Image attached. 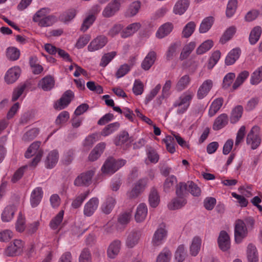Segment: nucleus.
<instances>
[{"label":"nucleus","instance_id":"nucleus-49","mask_svg":"<svg viewBox=\"0 0 262 262\" xmlns=\"http://www.w3.org/2000/svg\"><path fill=\"white\" fill-rule=\"evenodd\" d=\"M196 46V43L194 41H191L186 45L183 48L180 55V59L183 60L186 58Z\"/></svg>","mask_w":262,"mask_h":262},{"label":"nucleus","instance_id":"nucleus-43","mask_svg":"<svg viewBox=\"0 0 262 262\" xmlns=\"http://www.w3.org/2000/svg\"><path fill=\"white\" fill-rule=\"evenodd\" d=\"M190 81V77L188 75H185L181 77L178 81L176 89L178 91H181L186 89L189 85Z\"/></svg>","mask_w":262,"mask_h":262},{"label":"nucleus","instance_id":"nucleus-58","mask_svg":"<svg viewBox=\"0 0 262 262\" xmlns=\"http://www.w3.org/2000/svg\"><path fill=\"white\" fill-rule=\"evenodd\" d=\"M195 28V24L193 21L187 23L184 27L182 31V36L184 37L188 38L193 33Z\"/></svg>","mask_w":262,"mask_h":262},{"label":"nucleus","instance_id":"nucleus-28","mask_svg":"<svg viewBox=\"0 0 262 262\" xmlns=\"http://www.w3.org/2000/svg\"><path fill=\"white\" fill-rule=\"evenodd\" d=\"M202 246V239L199 236H194L189 247L190 254L192 256H196L199 253Z\"/></svg>","mask_w":262,"mask_h":262},{"label":"nucleus","instance_id":"nucleus-25","mask_svg":"<svg viewBox=\"0 0 262 262\" xmlns=\"http://www.w3.org/2000/svg\"><path fill=\"white\" fill-rule=\"evenodd\" d=\"M98 200L97 198H92L88 202L84 208V214L87 216H91L97 208Z\"/></svg>","mask_w":262,"mask_h":262},{"label":"nucleus","instance_id":"nucleus-56","mask_svg":"<svg viewBox=\"0 0 262 262\" xmlns=\"http://www.w3.org/2000/svg\"><path fill=\"white\" fill-rule=\"evenodd\" d=\"M129 135L127 132L124 131L120 134L118 138L115 141L117 146H123L124 144L127 145L129 143Z\"/></svg>","mask_w":262,"mask_h":262},{"label":"nucleus","instance_id":"nucleus-37","mask_svg":"<svg viewBox=\"0 0 262 262\" xmlns=\"http://www.w3.org/2000/svg\"><path fill=\"white\" fill-rule=\"evenodd\" d=\"M141 3L139 1L132 3L126 12V15L128 17H133L136 15L141 8Z\"/></svg>","mask_w":262,"mask_h":262},{"label":"nucleus","instance_id":"nucleus-29","mask_svg":"<svg viewBox=\"0 0 262 262\" xmlns=\"http://www.w3.org/2000/svg\"><path fill=\"white\" fill-rule=\"evenodd\" d=\"M141 25L139 23H134L127 26L121 33V37L127 38L133 35L141 27Z\"/></svg>","mask_w":262,"mask_h":262},{"label":"nucleus","instance_id":"nucleus-14","mask_svg":"<svg viewBox=\"0 0 262 262\" xmlns=\"http://www.w3.org/2000/svg\"><path fill=\"white\" fill-rule=\"evenodd\" d=\"M73 97V93L72 91H68L66 92L60 99L55 104V108L59 110L64 108L70 103Z\"/></svg>","mask_w":262,"mask_h":262},{"label":"nucleus","instance_id":"nucleus-45","mask_svg":"<svg viewBox=\"0 0 262 262\" xmlns=\"http://www.w3.org/2000/svg\"><path fill=\"white\" fill-rule=\"evenodd\" d=\"M96 16H94L93 14H88L81 25L80 28L81 31L83 32L86 31L93 25L96 20Z\"/></svg>","mask_w":262,"mask_h":262},{"label":"nucleus","instance_id":"nucleus-60","mask_svg":"<svg viewBox=\"0 0 262 262\" xmlns=\"http://www.w3.org/2000/svg\"><path fill=\"white\" fill-rule=\"evenodd\" d=\"M249 73L246 71H244L238 75L235 81L233 83V89L234 90L236 89L239 86H240L244 81L249 76Z\"/></svg>","mask_w":262,"mask_h":262},{"label":"nucleus","instance_id":"nucleus-15","mask_svg":"<svg viewBox=\"0 0 262 262\" xmlns=\"http://www.w3.org/2000/svg\"><path fill=\"white\" fill-rule=\"evenodd\" d=\"M21 73L19 67L15 66L9 69L5 76V80L8 84L14 82L18 78Z\"/></svg>","mask_w":262,"mask_h":262},{"label":"nucleus","instance_id":"nucleus-20","mask_svg":"<svg viewBox=\"0 0 262 262\" xmlns=\"http://www.w3.org/2000/svg\"><path fill=\"white\" fill-rule=\"evenodd\" d=\"M120 3L113 0L104 8L102 12V15L106 17H110L114 15L120 9Z\"/></svg>","mask_w":262,"mask_h":262},{"label":"nucleus","instance_id":"nucleus-9","mask_svg":"<svg viewBox=\"0 0 262 262\" xmlns=\"http://www.w3.org/2000/svg\"><path fill=\"white\" fill-rule=\"evenodd\" d=\"M148 182L147 178L139 179L133 185L131 190L128 192L129 196H138L144 191Z\"/></svg>","mask_w":262,"mask_h":262},{"label":"nucleus","instance_id":"nucleus-26","mask_svg":"<svg viewBox=\"0 0 262 262\" xmlns=\"http://www.w3.org/2000/svg\"><path fill=\"white\" fill-rule=\"evenodd\" d=\"M228 121V115L226 114H222L214 120L212 128L215 130H220L226 126Z\"/></svg>","mask_w":262,"mask_h":262},{"label":"nucleus","instance_id":"nucleus-18","mask_svg":"<svg viewBox=\"0 0 262 262\" xmlns=\"http://www.w3.org/2000/svg\"><path fill=\"white\" fill-rule=\"evenodd\" d=\"M55 80L51 76H46L42 78L38 82V86L44 91H49L51 90L54 86Z\"/></svg>","mask_w":262,"mask_h":262},{"label":"nucleus","instance_id":"nucleus-62","mask_svg":"<svg viewBox=\"0 0 262 262\" xmlns=\"http://www.w3.org/2000/svg\"><path fill=\"white\" fill-rule=\"evenodd\" d=\"M187 185L188 186V192H189L193 196H198L200 195L201 189L194 182L188 181Z\"/></svg>","mask_w":262,"mask_h":262},{"label":"nucleus","instance_id":"nucleus-8","mask_svg":"<svg viewBox=\"0 0 262 262\" xmlns=\"http://www.w3.org/2000/svg\"><path fill=\"white\" fill-rule=\"evenodd\" d=\"M246 142L252 149H255L259 146L261 139L259 136V128L258 126H255L251 128L247 135Z\"/></svg>","mask_w":262,"mask_h":262},{"label":"nucleus","instance_id":"nucleus-44","mask_svg":"<svg viewBox=\"0 0 262 262\" xmlns=\"http://www.w3.org/2000/svg\"><path fill=\"white\" fill-rule=\"evenodd\" d=\"M115 204L116 201L114 198H107L102 205V211L105 214H109L112 211Z\"/></svg>","mask_w":262,"mask_h":262},{"label":"nucleus","instance_id":"nucleus-16","mask_svg":"<svg viewBox=\"0 0 262 262\" xmlns=\"http://www.w3.org/2000/svg\"><path fill=\"white\" fill-rule=\"evenodd\" d=\"M213 86V81L210 79L205 80L199 87L197 97L199 99H202L207 96Z\"/></svg>","mask_w":262,"mask_h":262},{"label":"nucleus","instance_id":"nucleus-40","mask_svg":"<svg viewBox=\"0 0 262 262\" xmlns=\"http://www.w3.org/2000/svg\"><path fill=\"white\" fill-rule=\"evenodd\" d=\"M171 255V252L168 249L164 248L158 255L156 262H170Z\"/></svg>","mask_w":262,"mask_h":262},{"label":"nucleus","instance_id":"nucleus-1","mask_svg":"<svg viewBox=\"0 0 262 262\" xmlns=\"http://www.w3.org/2000/svg\"><path fill=\"white\" fill-rule=\"evenodd\" d=\"M254 225V221L252 217L246 218L244 220H238L234 226V238L236 243H241L252 230Z\"/></svg>","mask_w":262,"mask_h":262},{"label":"nucleus","instance_id":"nucleus-10","mask_svg":"<svg viewBox=\"0 0 262 262\" xmlns=\"http://www.w3.org/2000/svg\"><path fill=\"white\" fill-rule=\"evenodd\" d=\"M24 243L20 239H15L5 251V254L8 256H14L19 254L23 251Z\"/></svg>","mask_w":262,"mask_h":262},{"label":"nucleus","instance_id":"nucleus-48","mask_svg":"<svg viewBox=\"0 0 262 262\" xmlns=\"http://www.w3.org/2000/svg\"><path fill=\"white\" fill-rule=\"evenodd\" d=\"M261 33L259 27H256L251 31L249 36V41L251 45H254L258 40Z\"/></svg>","mask_w":262,"mask_h":262},{"label":"nucleus","instance_id":"nucleus-57","mask_svg":"<svg viewBox=\"0 0 262 262\" xmlns=\"http://www.w3.org/2000/svg\"><path fill=\"white\" fill-rule=\"evenodd\" d=\"M6 54L10 60H16L19 57L20 52L16 48L10 47L7 48Z\"/></svg>","mask_w":262,"mask_h":262},{"label":"nucleus","instance_id":"nucleus-24","mask_svg":"<svg viewBox=\"0 0 262 262\" xmlns=\"http://www.w3.org/2000/svg\"><path fill=\"white\" fill-rule=\"evenodd\" d=\"M147 208L146 205L144 203L140 204L137 208L135 214L136 221L138 223L144 221L147 216Z\"/></svg>","mask_w":262,"mask_h":262},{"label":"nucleus","instance_id":"nucleus-63","mask_svg":"<svg viewBox=\"0 0 262 262\" xmlns=\"http://www.w3.org/2000/svg\"><path fill=\"white\" fill-rule=\"evenodd\" d=\"M144 91L143 83L139 79H136L134 82L133 92L136 95H141Z\"/></svg>","mask_w":262,"mask_h":262},{"label":"nucleus","instance_id":"nucleus-39","mask_svg":"<svg viewBox=\"0 0 262 262\" xmlns=\"http://www.w3.org/2000/svg\"><path fill=\"white\" fill-rule=\"evenodd\" d=\"M63 215L64 211L62 210H60L59 213L51 220L50 223V226L52 229L56 230L58 228L62 222Z\"/></svg>","mask_w":262,"mask_h":262},{"label":"nucleus","instance_id":"nucleus-61","mask_svg":"<svg viewBox=\"0 0 262 262\" xmlns=\"http://www.w3.org/2000/svg\"><path fill=\"white\" fill-rule=\"evenodd\" d=\"M116 55V52L114 51L105 54L101 58L100 66L103 67H106Z\"/></svg>","mask_w":262,"mask_h":262},{"label":"nucleus","instance_id":"nucleus-46","mask_svg":"<svg viewBox=\"0 0 262 262\" xmlns=\"http://www.w3.org/2000/svg\"><path fill=\"white\" fill-rule=\"evenodd\" d=\"M77 12L75 9H70L60 16V19L64 23H68L75 17Z\"/></svg>","mask_w":262,"mask_h":262},{"label":"nucleus","instance_id":"nucleus-2","mask_svg":"<svg viewBox=\"0 0 262 262\" xmlns=\"http://www.w3.org/2000/svg\"><path fill=\"white\" fill-rule=\"evenodd\" d=\"M50 12V10L48 8H41L34 14L32 20L39 27L51 26L56 21V18L53 15H49Z\"/></svg>","mask_w":262,"mask_h":262},{"label":"nucleus","instance_id":"nucleus-22","mask_svg":"<svg viewBox=\"0 0 262 262\" xmlns=\"http://www.w3.org/2000/svg\"><path fill=\"white\" fill-rule=\"evenodd\" d=\"M157 58V54L155 51H150L143 60L141 67L144 70H148L154 64Z\"/></svg>","mask_w":262,"mask_h":262},{"label":"nucleus","instance_id":"nucleus-52","mask_svg":"<svg viewBox=\"0 0 262 262\" xmlns=\"http://www.w3.org/2000/svg\"><path fill=\"white\" fill-rule=\"evenodd\" d=\"M236 32L235 27L232 26L228 28L220 39V42L224 44L229 40Z\"/></svg>","mask_w":262,"mask_h":262},{"label":"nucleus","instance_id":"nucleus-34","mask_svg":"<svg viewBox=\"0 0 262 262\" xmlns=\"http://www.w3.org/2000/svg\"><path fill=\"white\" fill-rule=\"evenodd\" d=\"M247 256L248 262H258V253L254 245L251 244L248 245Z\"/></svg>","mask_w":262,"mask_h":262},{"label":"nucleus","instance_id":"nucleus-12","mask_svg":"<svg viewBox=\"0 0 262 262\" xmlns=\"http://www.w3.org/2000/svg\"><path fill=\"white\" fill-rule=\"evenodd\" d=\"M95 169H91L79 176L75 180L74 184L77 186H88L91 183L92 178L95 173Z\"/></svg>","mask_w":262,"mask_h":262},{"label":"nucleus","instance_id":"nucleus-4","mask_svg":"<svg viewBox=\"0 0 262 262\" xmlns=\"http://www.w3.org/2000/svg\"><path fill=\"white\" fill-rule=\"evenodd\" d=\"M193 94L190 92L184 93L173 103V106L178 107L177 113L178 114H184L188 108Z\"/></svg>","mask_w":262,"mask_h":262},{"label":"nucleus","instance_id":"nucleus-51","mask_svg":"<svg viewBox=\"0 0 262 262\" xmlns=\"http://www.w3.org/2000/svg\"><path fill=\"white\" fill-rule=\"evenodd\" d=\"M131 216L130 211H125L122 213L118 217V224L124 228L129 222Z\"/></svg>","mask_w":262,"mask_h":262},{"label":"nucleus","instance_id":"nucleus-41","mask_svg":"<svg viewBox=\"0 0 262 262\" xmlns=\"http://www.w3.org/2000/svg\"><path fill=\"white\" fill-rule=\"evenodd\" d=\"M214 22V18L213 17L209 16L204 18L200 27V32L201 33L207 32L211 27Z\"/></svg>","mask_w":262,"mask_h":262},{"label":"nucleus","instance_id":"nucleus-3","mask_svg":"<svg viewBox=\"0 0 262 262\" xmlns=\"http://www.w3.org/2000/svg\"><path fill=\"white\" fill-rule=\"evenodd\" d=\"M126 163L125 160H116L113 158L107 159L101 167V170L103 174L111 175L114 173Z\"/></svg>","mask_w":262,"mask_h":262},{"label":"nucleus","instance_id":"nucleus-13","mask_svg":"<svg viewBox=\"0 0 262 262\" xmlns=\"http://www.w3.org/2000/svg\"><path fill=\"white\" fill-rule=\"evenodd\" d=\"M141 234L139 230H133L129 232L125 241V245L129 248H134L138 244Z\"/></svg>","mask_w":262,"mask_h":262},{"label":"nucleus","instance_id":"nucleus-6","mask_svg":"<svg viewBox=\"0 0 262 262\" xmlns=\"http://www.w3.org/2000/svg\"><path fill=\"white\" fill-rule=\"evenodd\" d=\"M167 236V230L165 224L162 223L159 225L154 233L151 243L154 246H158L163 244Z\"/></svg>","mask_w":262,"mask_h":262},{"label":"nucleus","instance_id":"nucleus-5","mask_svg":"<svg viewBox=\"0 0 262 262\" xmlns=\"http://www.w3.org/2000/svg\"><path fill=\"white\" fill-rule=\"evenodd\" d=\"M19 205V201L18 199H15L10 204L7 205L3 210L1 214L2 221L3 222H9L11 221Z\"/></svg>","mask_w":262,"mask_h":262},{"label":"nucleus","instance_id":"nucleus-36","mask_svg":"<svg viewBox=\"0 0 262 262\" xmlns=\"http://www.w3.org/2000/svg\"><path fill=\"white\" fill-rule=\"evenodd\" d=\"M120 124L117 122L110 123L103 128L100 135L104 137L108 136L117 130Z\"/></svg>","mask_w":262,"mask_h":262},{"label":"nucleus","instance_id":"nucleus-27","mask_svg":"<svg viewBox=\"0 0 262 262\" xmlns=\"http://www.w3.org/2000/svg\"><path fill=\"white\" fill-rule=\"evenodd\" d=\"M190 4L189 0H179L175 4L173 12L176 14L182 15L187 10Z\"/></svg>","mask_w":262,"mask_h":262},{"label":"nucleus","instance_id":"nucleus-64","mask_svg":"<svg viewBox=\"0 0 262 262\" xmlns=\"http://www.w3.org/2000/svg\"><path fill=\"white\" fill-rule=\"evenodd\" d=\"M79 261V262H92L91 254L89 249H84L81 251Z\"/></svg>","mask_w":262,"mask_h":262},{"label":"nucleus","instance_id":"nucleus-53","mask_svg":"<svg viewBox=\"0 0 262 262\" xmlns=\"http://www.w3.org/2000/svg\"><path fill=\"white\" fill-rule=\"evenodd\" d=\"M237 0H229L227 5L226 14L228 17H232L237 8Z\"/></svg>","mask_w":262,"mask_h":262},{"label":"nucleus","instance_id":"nucleus-31","mask_svg":"<svg viewBox=\"0 0 262 262\" xmlns=\"http://www.w3.org/2000/svg\"><path fill=\"white\" fill-rule=\"evenodd\" d=\"M241 50L238 48L233 49L228 54L225 59V63L228 66L233 64L239 57Z\"/></svg>","mask_w":262,"mask_h":262},{"label":"nucleus","instance_id":"nucleus-21","mask_svg":"<svg viewBox=\"0 0 262 262\" xmlns=\"http://www.w3.org/2000/svg\"><path fill=\"white\" fill-rule=\"evenodd\" d=\"M121 246V242L119 240H115L112 242L107 248V256L112 259L115 258L120 252Z\"/></svg>","mask_w":262,"mask_h":262},{"label":"nucleus","instance_id":"nucleus-55","mask_svg":"<svg viewBox=\"0 0 262 262\" xmlns=\"http://www.w3.org/2000/svg\"><path fill=\"white\" fill-rule=\"evenodd\" d=\"M262 80V67L258 68L252 74L250 83L253 85L258 84Z\"/></svg>","mask_w":262,"mask_h":262},{"label":"nucleus","instance_id":"nucleus-30","mask_svg":"<svg viewBox=\"0 0 262 262\" xmlns=\"http://www.w3.org/2000/svg\"><path fill=\"white\" fill-rule=\"evenodd\" d=\"M105 143L101 142L98 144L91 152L89 159L91 161H94L98 159L105 148Z\"/></svg>","mask_w":262,"mask_h":262},{"label":"nucleus","instance_id":"nucleus-54","mask_svg":"<svg viewBox=\"0 0 262 262\" xmlns=\"http://www.w3.org/2000/svg\"><path fill=\"white\" fill-rule=\"evenodd\" d=\"M213 43L211 40H207L203 42L196 49V53L201 55L209 51L213 46Z\"/></svg>","mask_w":262,"mask_h":262},{"label":"nucleus","instance_id":"nucleus-19","mask_svg":"<svg viewBox=\"0 0 262 262\" xmlns=\"http://www.w3.org/2000/svg\"><path fill=\"white\" fill-rule=\"evenodd\" d=\"M120 3L113 0L104 8L102 12V15L106 17H110L114 15L120 9Z\"/></svg>","mask_w":262,"mask_h":262},{"label":"nucleus","instance_id":"nucleus-38","mask_svg":"<svg viewBox=\"0 0 262 262\" xmlns=\"http://www.w3.org/2000/svg\"><path fill=\"white\" fill-rule=\"evenodd\" d=\"M223 102V99L222 98H218L215 99L211 103L209 110V115L210 117L214 116L220 109Z\"/></svg>","mask_w":262,"mask_h":262},{"label":"nucleus","instance_id":"nucleus-23","mask_svg":"<svg viewBox=\"0 0 262 262\" xmlns=\"http://www.w3.org/2000/svg\"><path fill=\"white\" fill-rule=\"evenodd\" d=\"M59 160L58 152L56 150L51 151L45 160V165L47 168H52L57 163Z\"/></svg>","mask_w":262,"mask_h":262},{"label":"nucleus","instance_id":"nucleus-59","mask_svg":"<svg viewBox=\"0 0 262 262\" xmlns=\"http://www.w3.org/2000/svg\"><path fill=\"white\" fill-rule=\"evenodd\" d=\"M238 190L242 196H250L255 195V189L250 186H242Z\"/></svg>","mask_w":262,"mask_h":262},{"label":"nucleus","instance_id":"nucleus-7","mask_svg":"<svg viewBox=\"0 0 262 262\" xmlns=\"http://www.w3.org/2000/svg\"><path fill=\"white\" fill-rule=\"evenodd\" d=\"M40 145V142H33L28 148L25 154V157L27 158H29L32 156L36 155L35 157L31 162V165L32 166H36L38 162L40 160L42 155V151L39 150Z\"/></svg>","mask_w":262,"mask_h":262},{"label":"nucleus","instance_id":"nucleus-33","mask_svg":"<svg viewBox=\"0 0 262 262\" xmlns=\"http://www.w3.org/2000/svg\"><path fill=\"white\" fill-rule=\"evenodd\" d=\"M172 24L170 23H166L159 28L156 33V36L158 38H163L168 35L172 31Z\"/></svg>","mask_w":262,"mask_h":262},{"label":"nucleus","instance_id":"nucleus-32","mask_svg":"<svg viewBox=\"0 0 262 262\" xmlns=\"http://www.w3.org/2000/svg\"><path fill=\"white\" fill-rule=\"evenodd\" d=\"M186 203L185 198H173L168 203L167 207L170 210L178 209L184 206Z\"/></svg>","mask_w":262,"mask_h":262},{"label":"nucleus","instance_id":"nucleus-47","mask_svg":"<svg viewBox=\"0 0 262 262\" xmlns=\"http://www.w3.org/2000/svg\"><path fill=\"white\" fill-rule=\"evenodd\" d=\"M187 256L185 248L184 245H180L174 254V258L177 262H183Z\"/></svg>","mask_w":262,"mask_h":262},{"label":"nucleus","instance_id":"nucleus-11","mask_svg":"<svg viewBox=\"0 0 262 262\" xmlns=\"http://www.w3.org/2000/svg\"><path fill=\"white\" fill-rule=\"evenodd\" d=\"M107 38L104 35H99L94 38L88 46L89 52H95L103 48L107 43Z\"/></svg>","mask_w":262,"mask_h":262},{"label":"nucleus","instance_id":"nucleus-17","mask_svg":"<svg viewBox=\"0 0 262 262\" xmlns=\"http://www.w3.org/2000/svg\"><path fill=\"white\" fill-rule=\"evenodd\" d=\"M220 248L223 251L228 250L230 247V240L228 233L225 231H221L217 240Z\"/></svg>","mask_w":262,"mask_h":262},{"label":"nucleus","instance_id":"nucleus-35","mask_svg":"<svg viewBox=\"0 0 262 262\" xmlns=\"http://www.w3.org/2000/svg\"><path fill=\"white\" fill-rule=\"evenodd\" d=\"M243 108L241 105H237L233 108L231 111L230 119L232 124L237 123L242 116Z\"/></svg>","mask_w":262,"mask_h":262},{"label":"nucleus","instance_id":"nucleus-42","mask_svg":"<svg viewBox=\"0 0 262 262\" xmlns=\"http://www.w3.org/2000/svg\"><path fill=\"white\" fill-rule=\"evenodd\" d=\"M26 228V219L22 212L18 213L15 223L16 230L19 232H23Z\"/></svg>","mask_w":262,"mask_h":262},{"label":"nucleus","instance_id":"nucleus-50","mask_svg":"<svg viewBox=\"0 0 262 262\" xmlns=\"http://www.w3.org/2000/svg\"><path fill=\"white\" fill-rule=\"evenodd\" d=\"M172 81L170 80H167L163 86L161 95L159 97L160 99H163L168 98L171 94V88Z\"/></svg>","mask_w":262,"mask_h":262}]
</instances>
